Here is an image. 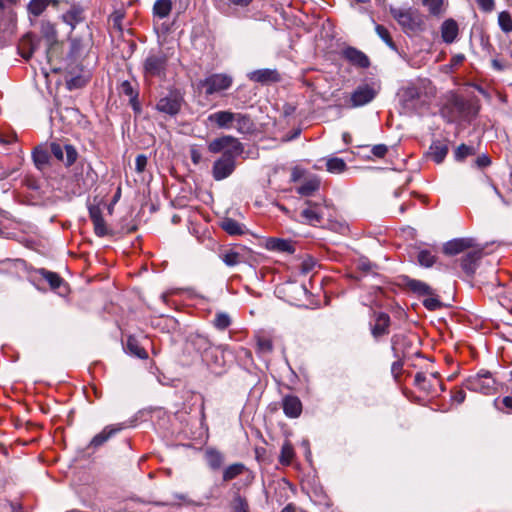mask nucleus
Returning <instances> with one entry per match:
<instances>
[{
	"instance_id": "42",
	"label": "nucleus",
	"mask_w": 512,
	"mask_h": 512,
	"mask_svg": "<svg viewBox=\"0 0 512 512\" xmlns=\"http://www.w3.org/2000/svg\"><path fill=\"white\" fill-rule=\"evenodd\" d=\"M48 4L49 0H31L28 4V11L34 16H39L43 13Z\"/></svg>"
},
{
	"instance_id": "64",
	"label": "nucleus",
	"mask_w": 512,
	"mask_h": 512,
	"mask_svg": "<svg viewBox=\"0 0 512 512\" xmlns=\"http://www.w3.org/2000/svg\"><path fill=\"white\" fill-rule=\"evenodd\" d=\"M15 140H16V136L15 135H7V136H5L3 134H0V144H2V145L11 144Z\"/></svg>"
},
{
	"instance_id": "50",
	"label": "nucleus",
	"mask_w": 512,
	"mask_h": 512,
	"mask_svg": "<svg viewBox=\"0 0 512 512\" xmlns=\"http://www.w3.org/2000/svg\"><path fill=\"white\" fill-rule=\"evenodd\" d=\"M427 297L423 300V305L430 311H435L441 308L442 304L440 300L432 295H426Z\"/></svg>"
},
{
	"instance_id": "26",
	"label": "nucleus",
	"mask_w": 512,
	"mask_h": 512,
	"mask_svg": "<svg viewBox=\"0 0 512 512\" xmlns=\"http://www.w3.org/2000/svg\"><path fill=\"white\" fill-rule=\"evenodd\" d=\"M220 258L229 267L236 266L245 261L243 253L234 249L224 251Z\"/></svg>"
},
{
	"instance_id": "55",
	"label": "nucleus",
	"mask_w": 512,
	"mask_h": 512,
	"mask_svg": "<svg viewBox=\"0 0 512 512\" xmlns=\"http://www.w3.org/2000/svg\"><path fill=\"white\" fill-rule=\"evenodd\" d=\"M388 151V148L386 145L384 144H377V145H374L372 147V154L376 157V158H383L386 153Z\"/></svg>"
},
{
	"instance_id": "23",
	"label": "nucleus",
	"mask_w": 512,
	"mask_h": 512,
	"mask_svg": "<svg viewBox=\"0 0 512 512\" xmlns=\"http://www.w3.org/2000/svg\"><path fill=\"white\" fill-rule=\"evenodd\" d=\"M41 34L49 48H51L57 42L58 32L53 23L49 21H43L41 23Z\"/></svg>"
},
{
	"instance_id": "6",
	"label": "nucleus",
	"mask_w": 512,
	"mask_h": 512,
	"mask_svg": "<svg viewBox=\"0 0 512 512\" xmlns=\"http://www.w3.org/2000/svg\"><path fill=\"white\" fill-rule=\"evenodd\" d=\"M208 149L211 153L230 152V154H241L243 152L242 143L235 137L226 135L212 140Z\"/></svg>"
},
{
	"instance_id": "58",
	"label": "nucleus",
	"mask_w": 512,
	"mask_h": 512,
	"mask_svg": "<svg viewBox=\"0 0 512 512\" xmlns=\"http://www.w3.org/2000/svg\"><path fill=\"white\" fill-rule=\"evenodd\" d=\"M475 163L479 168H485L491 164V160L489 156H487L486 154H482L477 157Z\"/></svg>"
},
{
	"instance_id": "2",
	"label": "nucleus",
	"mask_w": 512,
	"mask_h": 512,
	"mask_svg": "<svg viewBox=\"0 0 512 512\" xmlns=\"http://www.w3.org/2000/svg\"><path fill=\"white\" fill-rule=\"evenodd\" d=\"M464 386L470 391L484 395H492L498 391L497 381L488 371H480L476 375L468 377Z\"/></svg>"
},
{
	"instance_id": "51",
	"label": "nucleus",
	"mask_w": 512,
	"mask_h": 512,
	"mask_svg": "<svg viewBox=\"0 0 512 512\" xmlns=\"http://www.w3.org/2000/svg\"><path fill=\"white\" fill-rule=\"evenodd\" d=\"M94 232L97 236L103 237L108 234V229L104 218L93 221Z\"/></svg>"
},
{
	"instance_id": "41",
	"label": "nucleus",
	"mask_w": 512,
	"mask_h": 512,
	"mask_svg": "<svg viewBox=\"0 0 512 512\" xmlns=\"http://www.w3.org/2000/svg\"><path fill=\"white\" fill-rule=\"evenodd\" d=\"M41 274L52 289H58L63 284L62 278L57 273L42 269Z\"/></svg>"
},
{
	"instance_id": "37",
	"label": "nucleus",
	"mask_w": 512,
	"mask_h": 512,
	"mask_svg": "<svg viewBox=\"0 0 512 512\" xmlns=\"http://www.w3.org/2000/svg\"><path fill=\"white\" fill-rule=\"evenodd\" d=\"M193 344L198 350L203 351L204 360H208V351L212 348L208 338L202 335H196L193 339Z\"/></svg>"
},
{
	"instance_id": "14",
	"label": "nucleus",
	"mask_w": 512,
	"mask_h": 512,
	"mask_svg": "<svg viewBox=\"0 0 512 512\" xmlns=\"http://www.w3.org/2000/svg\"><path fill=\"white\" fill-rule=\"evenodd\" d=\"M264 246L267 250L274 252H283L289 254L295 252V247L292 241L287 239L270 237L266 239Z\"/></svg>"
},
{
	"instance_id": "17",
	"label": "nucleus",
	"mask_w": 512,
	"mask_h": 512,
	"mask_svg": "<svg viewBox=\"0 0 512 512\" xmlns=\"http://www.w3.org/2000/svg\"><path fill=\"white\" fill-rule=\"evenodd\" d=\"M343 55L351 64L360 67L368 68L370 66L369 58L360 50L348 47L344 50Z\"/></svg>"
},
{
	"instance_id": "8",
	"label": "nucleus",
	"mask_w": 512,
	"mask_h": 512,
	"mask_svg": "<svg viewBox=\"0 0 512 512\" xmlns=\"http://www.w3.org/2000/svg\"><path fill=\"white\" fill-rule=\"evenodd\" d=\"M202 86L206 88V94L227 90L232 84V78L226 74H213L202 81Z\"/></svg>"
},
{
	"instance_id": "3",
	"label": "nucleus",
	"mask_w": 512,
	"mask_h": 512,
	"mask_svg": "<svg viewBox=\"0 0 512 512\" xmlns=\"http://www.w3.org/2000/svg\"><path fill=\"white\" fill-rule=\"evenodd\" d=\"M168 58L165 54H150L143 63L145 79L166 77Z\"/></svg>"
},
{
	"instance_id": "45",
	"label": "nucleus",
	"mask_w": 512,
	"mask_h": 512,
	"mask_svg": "<svg viewBox=\"0 0 512 512\" xmlns=\"http://www.w3.org/2000/svg\"><path fill=\"white\" fill-rule=\"evenodd\" d=\"M421 266L431 267L435 262V256L429 250H421L417 256Z\"/></svg>"
},
{
	"instance_id": "57",
	"label": "nucleus",
	"mask_w": 512,
	"mask_h": 512,
	"mask_svg": "<svg viewBox=\"0 0 512 512\" xmlns=\"http://www.w3.org/2000/svg\"><path fill=\"white\" fill-rule=\"evenodd\" d=\"M89 216H90V219H91L92 222L95 221V220L103 218L102 211H101L100 207H98V206H90L89 207Z\"/></svg>"
},
{
	"instance_id": "19",
	"label": "nucleus",
	"mask_w": 512,
	"mask_h": 512,
	"mask_svg": "<svg viewBox=\"0 0 512 512\" xmlns=\"http://www.w3.org/2000/svg\"><path fill=\"white\" fill-rule=\"evenodd\" d=\"M458 24L453 19L445 20L441 25V37L447 44L453 43L458 36Z\"/></svg>"
},
{
	"instance_id": "25",
	"label": "nucleus",
	"mask_w": 512,
	"mask_h": 512,
	"mask_svg": "<svg viewBox=\"0 0 512 512\" xmlns=\"http://www.w3.org/2000/svg\"><path fill=\"white\" fill-rule=\"evenodd\" d=\"M407 288L419 296L432 295L431 287L420 280L407 278L405 282Z\"/></svg>"
},
{
	"instance_id": "33",
	"label": "nucleus",
	"mask_w": 512,
	"mask_h": 512,
	"mask_svg": "<svg viewBox=\"0 0 512 512\" xmlns=\"http://www.w3.org/2000/svg\"><path fill=\"white\" fill-rule=\"evenodd\" d=\"M421 92L415 85L407 86L402 93L403 101L410 106H414V101L420 98Z\"/></svg>"
},
{
	"instance_id": "7",
	"label": "nucleus",
	"mask_w": 512,
	"mask_h": 512,
	"mask_svg": "<svg viewBox=\"0 0 512 512\" xmlns=\"http://www.w3.org/2000/svg\"><path fill=\"white\" fill-rule=\"evenodd\" d=\"M239 155L240 154H230V152H224L222 156L213 164V178L217 181H221L230 176L235 169V158Z\"/></svg>"
},
{
	"instance_id": "35",
	"label": "nucleus",
	"mask_w": 512,
	"mask_h": 512,
	"mask_svg": "<svg viewBox=\"0 0 512 512\" xmlns=\"http://www.w3.org/2000/svg\"><path fill=\"white\" fill-rule=\"evenodd\" d=\"M230 512H250L246 498L236 494L230 503Z\"/></svg>"
},
{
	"instance_id": "5",
	"label": "nucleus",
	"mask_w": 512,
	"mask_h": 512,
	"mask_svg": "<svg viewBox=\"0 0 512 512\" xmlns=\"http://www.w3.org/2000/svg\"><path fill=\"white\" fill-rule=\"evenodd\" d=\"M379 90V86L375 84L359 85L351 94L350 107H361L370 103L377 96Z\"/></svg>"
},
{
	"instance_id": "49",
	"label": "nucleus",
	"mask_w": 512,
	"mask_h": 512,
	"mask_svg": "<svg viewBox=\"0 0 512 512\" xmlns=\"http://www.w3.org/2000/svg\"><path fill=\"white\" fill-rule=\"evenodd\" d=\"M474 154V149L471 146H467L465 144H461L457 147L455 151V159L458 161L463 160L469 155Z\"/></svg>"
},
{
	"instance_id": "53",
	"label": "nucleus",
	"mask_w": 512,
	"mask_h": 512,
	"mask_svg": "<svg viewBox=\"0 0 512 512\" xmlns=\"http://www.w3.org/2000/svg\"><path fill=\"white\" fill-rule=\"evenodd\" d=\"M147 157L143 154H139L135 160V170L138 173H142L147 166Z\"/></svg>"
},
{
	"instance_id": "43",
	"label": "nucleus",
	"mask_w": 512,
	"mask_h": 512,
	"mask_svg": "<svg viewBox=\"0 0 512 512\" xmlns=\"http://www.w3.org/2000/svg\"><path fill=\"white\" fill-rule=\"evenodd\" d=\"M423 5L427 7L431 14L436 16L442 14L444 11L443 0H423Z\"/></svg>"
},
{
	"instance_id": "20",
	"label": "nucleus",
	"mask_w": 512,
	"mask_h": 512,
	"mask_svg": "<svg viewBox=\"0 0 512 512\" xmlns=\"http://www.w3.org/2000/svg\"><path fill=\"white\" fill-rule=\"evenodd\" d=\"M481 256H482L481 250H474V251L467 253L462 258L461 267L467 275L474 274V272L477 268V265H478V261L481 259Z\"/></svg>"
},
{
	"instance_id": "12",
	"label": "nucleus",
	"mask_w": 512,
	"mask_h": 512,
	"mask_svg": "<svg viewBox=\"0 0 512 512\" xmlns=\"http://www.w3.org/2000/svg\"><path fill=\"white\" fill-rule=\"evenodd\" d=\"M472 247H474V240L472 238H456L444 244L443 252L446 255L453 256Z\"/></svg>"
},
{
	"instance_id": "56",
	"label": "nucleus",
	"mask_w": 512,
	"mask_h": 512,
	"mask_svg": "<svg viewBox=\"0 0 512 512\" xmlns=\"http://www.w3.org/2000/svg\"><path fill=\"white\" fill-rule=\"evenodd\" d=\"M476 3L485 12H490L495 7L494 0H476Z\"/></svg>"
},
{
	"instance_id": "30",
	"label": "nucleus",
	"mask_w": 512,
	"mask_h": 512,
	"mask_svg": "<svg viewBox=\"0 0 512 512\" xmlns=\"http://www.w3.org/2000/svg\"><path fill=\"white\" fill-rule=\"evenodd\" d=\"M126 349H127L128 353H130L131 355L136 356L140 359L148 358V354L145 351V349L140 346L137 339L133 336H129L127 338Z\"/></svg>"
},
{
	"instance_id": "1",
	"label": "nucleus",
	"mask_w": 512,
	"mask_h": 512,
	"mask_svg": "<svg viewBox=\"0 0 512 512\" xmlns=\"http://www.w3.org/2000/svg\"><path fill=\"white\" fill-rule=\"evenodd\" d=\"M390 13L405 33H416L423 30L424 20L417 10L390 8Z\"/></svg>"
},
{
	"instance_id": "11",
	"label": "nucleus",
	"mask_w": 512,
	"mask_h": 512,
	"mask_svg": "<svg viewBox=\"0 0 512 512\" xmlns=\"http://www.w3.org/2000/svg\"><path fill=\"white\" fill-rule=\"evenodd\" d=\"M234 113L229 110L217 111L209 114L207 121L219 129H231L233 128Z\"/></svg>"
},
{
	"instance_id": "40",
	"label": "nucleus",
	"mask_w": 512,
	"mask_h": 512,
	"mask_svg": "<svg viewBox=\"0 0 512 512\" xmlns=\"http://www.w3.org/2000/svg\"><path fill=\"white\" fill-rule=\"evenodd\" d=\"M231 317L225 312H218L213 320V325L218 330H225L231 325Z\"/></svg>"
},
{
	"instance_id": "61",
	"label": "nucleus",
	"mask_w": 512,
	"mask_h": 512,
	"mask_svg": "<svg viewBox=\"0 0 512 512\" xmlns=\"http://www.w3.org/2000/svg\"><path fill=\"white\" fill-rule=\"evenodd\" d=\"M230 5L245 8L249 6L252 0H227Z\"/></svg>"
},
{
	"instance_id": "4",
	"label": "nucleus",
	"mask_w": 512,
	"mask_h": 512,
	"mask_svg": "<svg viewBox=\"0 0 512 512\" xmlns=\"http://www.w3.org/2000/svg\"><path fill=\"white\" fill-rule=\"evenodd\" d=\"M306 207L302 210L300 216L301 221L308 225H317L322 222L325 216H330L326 213L329 209L326 203H318L311 200L305 202Z\"/></svg>"
},
{
	"instance_id": "60",
	"label": "nucleus",
	"mask_w": 512,
	"mask_h": 512,
	"mask_svg": "<svg viewBox=\"0 0 512 512\" xmlns=\"http://www.w3.org/2000/svg\"><path fill=\"white\" fill-rule=\"evenodd\" d=\"M466 394L463 390H457L452 394V400L461 404L464 402Z\"/></svg>"
},
{
	"instance_id": "63",
	"label": "nucleus",
	"mask_w": 512,
	"mask_h": 512,
	"mask_svg": "<svg viewBox=\"0 0 512 512\" xmlns=\"http://www.w3.org/2000/svg\"><path fill=\"white\" fill-rule=\"evenodd\" d=\"M190 155L194 164H198L202 159L201 153L196 148H191Z\"/></svg>"
},
{
	"instance_id": "34",
	"label": "nucleus",
	"mask_w": 512,
	"mask_h": 512,
	"mask_svg": "<svg viewBox=\"0 0 512 512\" xmlns=\"http://www.w3.org/2000/svg\"><path fill=\"white\" fill-rule=\"evenodd\" d=\"M320 183L317 179H309L297 188V192L302 196H311L319 189Z\"/></svg>"
},
{
	"instance_id": "31",
	"label": "nucleus",
	"mask_w": 512,
	"mask_h": 512,
	"mask_svg": "<svg viewBox=\"0 0 512 512\" xmlns=\"http://www.w3.org/2000/svg\"><path fill=\"white\" fill-rule=\"evenodd\" d=\"M49 154L42 147H36L32 153L33 162L38 170H43L49 163Z\"/></svg>"
},
{
	"instance_id": "18",
	"label": "nucleus",
	"mask_w": 512,
	"mask_h": 512,
	"mask_svg": "<svg viewBox=\"0 0 512 512\" xmlns=\"http://www.w3.org/2000/svg\"><path fill=\"white\" fill-rule=\"evenodd\" d=\"M390 317L386 313H379L376 316L375 324L371 332L375 338H380L389 333Z\"/></svg>"
},
{
	"instance_id": "38",
	"label": "nucleus",
	"mask_w": 512,
	"mask_h": 512,
	"mask_svg": "<svg viewBox=\"0 0 512 512\" xmlns=\"http://www.w3.org/2000/svg\"><path fill=\"white\" fill-rule=\"evenodd\" d=\"M244 470H245V466L243 464H241V463L232 464L224 470L223 480L230 481V480L236 478L237 476H239L240 474H242Z\"/></svg>"
},
{
	"instance_id": "59",
	"label": "nucleus",
	"mask_w": 512,
	"mask_h": 512,
	"mask_svg": "<svg viewBox=\"0 0 512 512\" xmlns=\"http://www.w3.org/2000/svg\"><path fill=\"white\" fill-rule=\"evenodd\" d=\"M331 229L340 234H346L349 230L348 225L345 223H331Z\"/></svg>"
},
{
	"instance_id": "13",
	"label": "nucleus",
	"mask_w": 512,
	"mask_h": 512,
	"mask_svg": "<svg viewBox=\"0 0 512 512\" xmlns=\"http://www.w3.org/2000/svg\"><path fill=\"white\" fill-rule=\"evenodd\" d=\"M123 428L124 426L122 424L106 426L100 433L91 439L89 446L94 449L99 448Z\"/></svg>"
},
{
	"instance_id": "21",
	"label": "nucleus",
	"mask_w": 512,
	"mask_h": 512,
	"mask_svg": "<svg viewBox=\"0 0 512 512\" xmlns=\"http://www.w3.org/2000/svg\"><path fill=\"white\" fill-rule=\"evenodd\" d=\"M233 128H235L241 134H247L253 131L254 124L248 115L235 112Z\"/></svg>"
},
{
	"instance_id": "62",
	"label": "nucleus",
	"mask_w": 512,
	"mask_h": 512,
	"mask_svg": "<svg viewBox=\"0 0 512 512\" xmlns=\"http://www.w3.org/2000/svg\"><path fill=\"white\" fill-rule=\"evenodd\" d=\"M358 268L363 272H368L371 270L372 264L366 259H361L358 263Z\"/></svg>"
},
{
	"instance_id": "10",
	"label": "nucleus",
	"mask_w": 512,
	"mask_h": 512,
	"mask_svg": "<svg viewBox=\"0 0 512 512\" xmlns=\"http://www.w3.org/2000/svg\"><path fill=\"white\" fill-rule=\"evenodd\" d=\"M62 21L70 26L71 32L76 26L85 21V9L80 4H72L70 8L61 15Z\"/></svg>"
},
{
	"instance_id": "32",
	"label": "nucleus",
	"mask_w": 512,
	"mask_h": 512,
	"mask_svg": "<svg viewBox=\"0 0 512 512\" xmlns=\"http://www.w3.org/2000/svg\"><path fill=\"white\" fill-rule=\"evenodd\" d=\"M294 456L295 453L292 444L289 441H285L281 447L279 462L282 465L288 466L291 464Z\"/></svg>"
},
{
	"instance_id": "28",
	"label": "nucleus",
	"mask_w": 512,
	"mask_h": 512,
	"mask_svg": "<svg viewBox=\"0 0 512 512\" xmlns=\"http://www.w3.org/2000/svg\"><path fill=\"white\" fill-rule=\"evenodd\" d=\"M172 11L171 0H156L153 5V15L159 19H164L169 16Z\"/></svg>"
},
{
	"instance_id": "9",
	"label": "nucleus",
	"mask_w": 512,
	"mask_h": 512,
	"mask_svg": "<svg viewBox=\"0 0 512 512\" xmlns=\"http://www.w3.org/2000/svg\"><path fill=\"white\" fill-rule=\"evenodd\" d=\"M182 105V97L177 92H170L165 97L159 99L156 104V109L170 116L179 113Z\"/></svg>"
},
{
	"instance_id": "48",
	"label": "nucleus",
	"mask_w": 512,
	"mask_h": 512,
	"mask_svg": "<svg viewBox=\"0 0 512 512\" xmlns=\"http://www.w3.org/2000/svg\"><path fill=\"white\" fill-rule=\"evenodd\" d=\"M64 162L66 166H71L77 159V151L72 145H64Z\"/></svg>"
},
{
	"instance_id": "27",
	"label": "nucleus",
	"mask_w": 512,
	"mask_h": 512,
	"mask_svg": "<svg viewBox=\"0 0 512 512\" xmlns=\"http://www.w3.org/2000/svg\"><path fill=\"white\" fill-rule=\"evenodd\" d=\"M448 153L447 144L441 141H435L430 146V156L437 163H441Z\"/></svg>"
},
{
	"instance_id": "22",
	"label": "nucleus",
	"mask_w": 512,
	"mask_h": 512,
	"mask_svg": "<svg viewBox=\"0 0 512 512\" xmlns=\"http://www.w3.org/2000/svg\"><path fill=\"white\" fill-rule=\"evenodd\" d=\"M220 227L232 236L243 235L246 233L245 225L232 218H224L220 223Z\"/></svg>"
},
{
	"instance_id": "36",
	"label": "nucleus",
	"mask_w": 512,
	"mask_h": 512,
	"mask_svg": "<svg viewBox=\"0 0 512 512\" xmlns=\"http://www.w3.org/2000/svg\"><path fill=\"white\" fill-rule=\"evenodd\" d=\"M206 460L208 465L215 470L221 467L223 463V456L217 450L209 449L206 451Z\"/></svg>"
},
{
	"instance_id": "46",
	"label": "nucleus",
	"mask_w": 512,
	"mask_h": 512,
	"mask_svg": "<svg viewBox=\"0 0 512 512\" xmlns=\"http://www.w3.org/2000/svg\"><path fill=\"white\" fill-rule=\"evenodd\" d=\"M498 23L505 33L512 31V18L508 12L503 11L499 14Z\"/></svg>"
},
{
	"instance_id": "29",
	"label": "nucleus",
	"mask_w": 512,
	"mask_h": 512,
	"mask_svg": "<svg viewBox=\"0 0 512 512\" xmlns=\"http://www.w3.org/2000/svg\"><path fill=\"white\" fill-rule=\"evenodd\" d=\"M226 351H229V347L227 345H219L217 347L211 348L208 353L209 357L206 360L208 363H214L216 366H223V356Z\"/></svg>"
},
{
	"instance_id": "39",
	"label": "nucleus",
	"mask_w": 512,
	"mask_h": 512,
	"mask_svg": "<svg viewBox=\"0 0 512 512\" xmlns=\"http://www.w3.org/2000/svg\"><path fill=\"white\" fill-rule=\"evenodd\" d=\"M326 168L331 173L339 174L345 171L346 163L341 158L333 157L327 160Z\"/></svg>"
},
{
	"instance_id": "24",
	"label": "nucleus",
	"mask_w": 512,
	"mask_h": 512,
	"mask_svg": "<svg viewBox=\"0 0 512 512\" xmlns=\"http://www.w3.org/2000/svg\"><path fill=\"white\" fill-rule=\"evenodd\" d=\"M37 49V43L31 35L22 38L19 45L20 55L26 60L30 59Z\"/></svg>"
},
{
	"instance_id": "16",
	"label": "nucleus",
	"mask_w": 512,
	"mask_h": 512,
	"mask_svg": "<svg viewBox=\"0 0 512 512\" xmlns=\"http://www.w3.org/2000/svg\"><path fill=\"white\" fill-rule=\"evenodd\" d=\"M284 414L289 418H297L302 412V403L297 396L288 395L283 398Z\"/></svg>"
},
{
	"instance_id": "44",
	"label": "nucleus",
	"mask_w": 512,
	"mask_h": 512,
	"mask_svg": "<svg viewBox=\"0 0 512 512\" xmlns=\"http://www.w3.org/2000/svg\"><path fill=\"white\" fill-rule=\"evenodd\" d=\"M375 31L377 35L385 42V44L393 50H396V45L390 36L389 31L382 25H376Z\"/></svg>"
},
{
	"instance_id": "52",
	"label": "nucleus",
	"mask_w": 512,
	"mask_h": 512,
	"mask_svg": "<svg viewBox=\"0 0 512 512\" xmlns=\"http://www.w3.org/2000/svg\"><path fill=\"white\" fill-rule=\"evenodd\" d=\"M121 92L130 98H135L138 96V91H136L132 84L129 81H123L120 86Z\"/></svg>"
},
{
	"instance_id": "15",
	"label": "nucleus",
	"mask_w": 512,
	"mask_h": 512,
	"mask_svg": "<svg viewBox=\"0 0 512 512\" xmlns=\"http://www.w3.org/2000/svg\"><path fill=\"white\" fill-rule=\"evenodd\" d=\"M251 81L266 84L270 82H278L280 75L275 69H259L248 74Z\"/></svg>"
},
{
	"instance_id": "47",
	"label": "nucleus",
	"mask_w": 512,
	"mask_h": 512,
	"mask_svg": "<svg viewBox=\"0 0 512 512\" xmlns=\"http://www.w3.org/2000/svg\"><path fill=\"white\" fill-rule=\"evenodd\" d=\"M257 349L258 352L266 354L270 353L273 350V344L271 339L267 337L258 336L257 337Z\"/></svg>"
},
{
	"instance_id": "54",
	"label": "nucleus",
	"mask_w": 512,
	"mask_h": 512,
	"mask_svg": "<svg viewBox=\"0 0 512 512\" xmlns=\"http://www.w3.org/2000/svg\"><path fill=\"white\" fill-rule=\"evenodd\" d=\"M64 146L58 143L51 144V153L60 161H64Z\"/></svg>"
}]
</instances>
